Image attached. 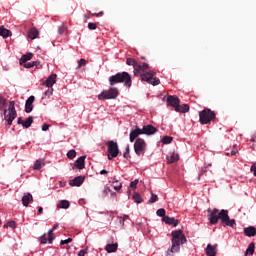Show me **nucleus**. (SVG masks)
<instances>
[{"instance_id": "obj_36", "label": "nucleus", "mask_w": 256, "mask_h": 256, "mask_svg": "<svg viewBox=\"0 0 256 256\" xmlns=\"http://www.w3.org/2000/svg\"><path fill=\"white\" fill-rule=\"evenodd\" d=\"M53 231H55L54 229H50L49 231H48V243H53V239H55L54 237H53Z\"/></svg>"}, {"instance_id": "obj_52", "label": "nucleus", "mask_w": 256, "mask_h": 256, "mask_svg": "<svg viewBox=\"0 0 256 256\" xmlns=\"http://www.w3.org/2000/svg\"><path fill=\"white\" fill-rule=\"evenodd\" d=\"M102 15H104L103 11H100L99 13L92 14L93 17H102Z\"/></svg>"}, {"instance_id": "obj_62", "label": "nucleus", "mask_w": 256, "mask_h": 256, "mask_svg": "<svg viewBox=\"0 0 256 256\" xmlns=\"http://www.w3.org/2000/svg\"><path fill=\"white\" fill-rule=\"evenodd\" d=\"M141 59H143L145 61L146 58L145 57H141Z\"/></svg>"}, {"instance_id": "obj_19", "label": "nucleus", "mask_w": 256, "mask_h": 256, "mask_svg": "<svg viewBox=\"0 0 256 256\" xmlns=\"http://www.w3.org/2000/svg\"><path fill=\"white\" fill-rule=\"evenodd\" d=\"M139 135H143L141 128H136L130 132V143H133Z\"/></svg>"}, {"instance_id": "obj_57", "label": "nucleus", "mask_w": 256, "mask_h": 256, "mask_svg": "<svg viewBox=\"0 0 256 256\" xmlns=\"http://www.w3.org/2000/svg\"><path fill=\"white\" fill-rule=\"evenodd\" d=\"M107 173H109L107 170H101L100 171V175H107Z\"/></svg>"}, {"instance_id": "obj_24", "label": "nucleus", "mask_w": 256, "mask_h": 256, "mask_svg": "<svg viewBox=\"0 0 256 256\" xmlns=\"http://www.w3.org/2000/svg\"><path fill=\"white\" fill-rule=\"evenodd\" d=\"M253 253H255V242L248 245L244 256H253Z\"/></svg>"}, {"instance_id": "obj_39", "label": "nucleus", "mask_w": 256, "mask_h": 256, "mask_svg": "<svg viewBox=\"0 0 256 256\" xmlns=\"http://www.w3.org/2000/svg\"><path fill=\"white\" fill-rule=\"evenodd\" d=\"M159 199V197H157V194H151L150 199L148 200L149 203H156V201Z\"/></svg>"}, {"instance_id": "obj_59", "label": "nucleus", "mask_w": 256, "mask_h": 256, "mask_svg": "<svg viewBox=\"0 0 256 256\" xmlns=\"http://www.w3.org/2000/svg\"><path fill=\"white\" fill-rule=\"evenodd\" d=\"M231 155H233V156L237 155V150H232Z\"/></svg>"}, {"instance_id": "obj_64", "label": "nucleus", "mask_w": 256, "mask_h": 256, "mask_svg": "<svg viewBox=\"0 0 256 256\" xmlns=\"http://www.w3.org/2000/svg\"><path fill=\"white\" fill-rule=\"evenodd\" d=\"M0 223H1V220H0Z\"/></svg>"}, {"instance_id": "obj_33", "label": "nucleus", "mask_w": 256, "mask_h": 256, "mask_svg": "<svg viewBox=\"0 0 256 256\" xmlns=\"http://www.w3.org/2000/svg\"><path fill=\"white\" fill-rule=\"evenodd\" d=\"M171 141H173V137H171V136H164L162 138V143L164 145H169V143H171Z\"/></svg>"}, {"instance_id": "obj_2", "label": "nucleus", "mask_w": 256, "mask_h": 256, "mask_svg": "<svg viewBox=\"0 0 256 256\" xmlns=\"http://www.w3.org/2000/svg\"><path fill=\"white\" fill-rule=\"evenodd\" d=\"M208 221H210L211 225H217L219 223V219L222 223V225H226L227 227H235L237 223L235 222V219L229 218V211L222 209L219 211V209L214 208H208Z\"/></svg>"}, {"instance_id": "obj_26", "label": "nucleus", "mask_w": 256, "mask_h": 256, "mask_svg": "<svg viewBox=\"0 0 256 256\" xmlns=\"http://www.w3.org/2000/svg\"><path fill=\"white\" fill-rule=\"evenodd\" d=\"M38 35H39V30H37L36 28L30 29L28 32L29 39H37Z\"/></svg>"}, {"instance_id": "obj_50", "label": "nucleus", "mask_w": 256, "mask_h": 256, "mask_svg": "<svg viewBox=\"0 0 256 256\" xmlns=\"http://www.w3.org/2000/svg\"><path fill=\"white\" fill-rule=\"evenodd\" d=\"M45 95H53V87L48 88V90L45 92Z\"/></svg>"}, {"instance_id": "obj_42", "label": "nucleus", "mask_w": 256, "mask_h": 256, "mask_svg": "<svg viewBox=\"0 0 256 256\" xmlns=\"http://www.w3.org/2000/svg\"><path fill=\"white\" fill-rule=\"evenodd\" d=\"M139 184V180H134L130 183V187L132 189H137V185Z\"/></svg>"}, {"instance_id": "obj_37", "label": "nucleus", "mask_w": 256, "mask_h": 256, "mask_svg": "<svg viewBox=\"0 0 256 256\" xmlns=\"http://www.w3.org/2000/svg\"><path fill=\"white\" fill-rule=\"evenodd\" d=\"M156 214L158 215V217H162V219H163V217H167L165 215V209H163V208L158 209Z\"/></svg>"}, {"instance_id": "obj_7", "label": "nucleus", "mask_w": 256, "mask_h": 256, "mask_svg": "<svg viewBox=\"0 0 256 256\" xmlns=\"http://www.w3.org/2000/svg\"><path fill=\"white\" fill-rule=\"evenodd\" d=\"M119 97V89L115 87H111L108 90H103L99 95V101H104L107 99H117Z\"/></svg>"}, {"instance_id": "obj_18", "label": "nucleus", "mask_w": 256, "mask_h": 256, "mask_svg": "<svg viewBox=\"0 0 256 256\" xmlns=\"http://www.w3.org/2000/svg\"><path fill=\"white\" fill-rule=\"evenodd\" d=\"M205 251L207 256H217V244H208L207 247L205 248Z\"/></svg>"}, {"instance_id": "obj_17", "label": "nucleus", "mask_w": 256, "mask_h": 256, "mask_svg": "<svg viewBox=\"0 0 256 256\" xmlns=\"http://www.w3.org/2000/svg\"><path fill=\"white\" fill-rule=\"evenodd\" d=\"M57 83V74H51L47 80L43 83V85H46L48 88L53 87Z\"/></svg>"}, {"instance_id": "obj_13", "label": "nucleus", "mask_w": 256, "mask_h": 256, "mask_svg": "<svg viewBox=\"0 0 256 256\" xmlns=\"http://www.w3.org/2000/svg\"><path fill=\"white\" fill-rule=\"evenodd\" d=\"M141 131L142 135H155V133H157V128H155L153 125H145Z\"/></svg>"}, {"instance_id": "obj_3", "label": "nucleus", "mask_w": 256, "mask_h": 256, "mask_svg": "<svg viewBox=\"0 0 256 256\" xmlns=\"http://www.w3.org/2000/svg\"><path fill=\"white\" fill-rule=\"evenodd\" d=\"M172 246L167 250L166 256H173L174 253H179L181 244L187 243V237L183 234V230L172 231Z\"/></svg>"}, {"instance_id": "obj_14", "label": "nucleus", "mask_w": 256, "mask_h": 256, "mask_svg": "<svg viewBox=\"0 0 256 256\" xmlns=\"http://www.w3.org/2000/svg\"><path fill=\"white\" fill-rule=\"evenodd\" d=\"M85 159H87V156H81L79 157L75 163H74V166H73V169H80V170H83L85 169Z\"/></svg>"}, {"instance_id": "obj_40", "label": "nucleus", "mask_w": 256, "mask_h": 256, "mask_svg": "<svg viewBox=\"0 0 256 256\" xmlns=\"http://www.w3.org/2000/svg\"><path fill=\"white\" fill-rule=\"evenodd\" d=\"M39 241L42 245H45L47 243V234L40 236Z\"/></svg>"}, {"instance_id": "obj_27", "label": "nucleus", "mask_w": 256, "mask_h": 256, "mask_svg": "<svg viewBox=\"0 0 256 256\" xmlns=\"http://www.w3.org/2000/svg\"><path fill=\"white\" fill-rule=\"evenodd\" d=\"M177 113H189L188 104H183L182 106L179 104V107L176 108Z\"/></svg>"}, {"instance_id": "obj_48", "label": "nucleus", "mask_w": 256, "mask_h": 256, "mask_svg": "<svg viewBox=\"0 0 256 256\" xmlns=\"http://www.w3.org/2000/svg\"><path fill=\"white\" fill-rule=\"evenodd\" d=\"M250 171L254 174V177H256V164L251 166Z\"/></svg>"}, {"instance_id": "obj_15", "label": "nucleus", "mask_w": 256, "mask_h": 256, "mask_svg": "<svg viewBox=\"0 0 256 256\" xmlns=\"http://www.w3.org/2000/svg\"><path fill=\"white\" fill-rule=\"evenodd\" d=\"M33 103H35V96H30L25 103V113L33 111Z\"/></svg>"}, {"instance_id": "obj_63", "label": "nucleus", "mask_w": 256, "mask_h": 256, "mask_svg": "<svg viewBox=\"0 0 256 256\" xmlns=\"http://www.w3.org/2000/svg\"><path fill=\"white\" fill-rule=\"evenodd\" d=\"M125 219H129V216H125Z\"/></svg>"}, {"instance_id": "obj_16", "label": "nucleus", "mask_w": 256, "mask_h": 256, "mask_svg": "<svg viewBox=\"0 0 256 256\" xmlns=\"http://www.w3.org/2000/svg\"><path fill=\"white\" fill-rule=\"evenodd\" d=\"M162 221L163 223H166V225H172L173 227H177V225H179V220L174 217L164 216Z\"/></svg>"}, {"instance_id": "obj_61", "label": "nucleus", "mask_w": 256, "mask_h": 256, "mask_svg": "<svg viewBox=\"0 0 256 256\" xmlns=\"http://www.w3.org/2000/svg\"><path fill=\"white\" fill-rule=\"evenodd\" d=\"M86 19H91V15H85Z\"/></svg>"}, {"instance_id": "obj_23", "label": "nucleus", "mask_w": 256, "mask_h": 256, "mask_svg": "<svg viewBox=\"0 0 256 256\" xmlns=\"http://www.w3.org/2000/svg\"><path fill=\"white\" fill-rule=\"evenodd\" d=\"M31 59H33V53L28 52L24 55H22L21 59H20V65H23L25 63H27L28 61H31Z\"/></svg>"}, {"instance_id": "obj_43", "label": "nucleus", "mask_w": 256, "mask_h": 256, "mask_svg": "<svg viewBox=\"0 0 256 256\" xmlns=\"http://www.w3.org/2000/svg\"><path fill=\"white\" fill-rule=\"evenodd\" d=\"M71 241H73L72 238H68V239H66V240H62V241L60 242V245H69V243H71Z\"/></svg>"}, {"instance_id": "obj_44", "label": "nucleus", "mask_w": 256, "mask_h": 256, "mask_svg": "<svg viewBox=\"0 0 256 256\" xmlns=\"http://www.w3.org/2000/svg\"><path fill=\"white\" fill-rule=\"evenodd\" d=\"M86 64H87V61L83 58L78 61L79 68L83 67V65H86Z\"/></svg>"}, {"instance_id": "obj_25", "label": "nucleus", "mask_w": 256, "mask_h": 256, "mask_svg": "<svg viewBox=\"0 0 256 256\" xmlns=\"http://www.w3.org/2000/svg\"><path fill=\"white\" fill-rule=\"evenodd\" d=\"M119 247V244L115 243V244H108L105 247V251H107V253H115V251H117V248Z\"/></svg>"}, {"instance_id": "obj_4", "label": "nucleus", "mask_w": 256, "mask_h": 256, "mask_svg": "<svg viewBox=\"0 0 256 256\" xmlns=\"http://www.w3.org/2000/svg\"><path fill=\"white\" fill-rule=\"evenodd\" d=\"M117 83H124L125 87H131V75L128 72H119L109 77L111 87L117 85Z\"/></svg>"}, {"instance_id": "obj_41", "label": "nucleus", "mask_w": 256, "mask_h": 256, "mask_svg": "<svg viewBox=\"0 0 256 256\" xmlns=\"http://www.w3.org/2000/svg\"><path fill=\"white\" fill-rule=\"evenodd\" d=\"M88 29H90V31H95V29H97V24L93 22L88 23Z\"/></svg>"}, {"instance_id": "obj_1", "label": "nucleus", "mask_w": 256, "mask_h": 256, "mask_svg": "<svg viewBox=\"0 0 256 256\" xmlns=\"http://www.w3.org/2000/svg\"><path fill=\"white\" fill-rule=\"evenodd\" d=\"M127 65L134 67V75L135 77H139L141 81H147L149 85L157 86L161 83L159 78L155 77V72L153 70H149V64L143 63L142 65L139 64L133 58H127L126 60Z\"/></svg>"}, {"instance_id": "obj_11", "label": "nucleus", "mask_w": 256, "mask_h": 256, "mask_svg": "<svg viewBox=\"0 0 256 256\" xmlns=\"http://www.w3.org/2000/svg\"><path fill=\"white\" fill-rule=\"evenodd\" d=\"M18 125H22L25 129H29L33 125V116L28 117L26 120H23L22 117H19L17 120Z\"/></svg>"}, {"instance_id": "obj_6", "label": "nucleus", "mask_w": 256, "mask_h": 256, "mask_svg": "<svg viewBox=\"0 0 256 256\" xmlns=\"http://www.w3.org/2000/svg\"><path fill=\"white\" fill-rule=\"evenodd\" d=\"M4 119L9 126L13 125V121L17 119V110H15V102L11 101L8 110H4Z\"/></svg>"}, {"instance_id": "obj_56", "label": "nucleus", "mask_w": 256, "mask_h": 256, "mask_svg": "<svg viewBox=\"0 0 256 256\" xmlns=\"http://www.w3.org/2000/svg\"><path fill=\"white\" fill-rule=\"evenodd\" d=\"M43 214V207H39L38 208V215H42Z\"/></svg>"}, {"instance_id": "obj_60", "label": "nucleus", "mask_w": 256, "mask_h": 256, "mask_svg": "<svg viewBox=\"0 0 256 256\" xmlns=\"http://www.w3.org/2000/svg\"><path fill=\"white\" fill-rule=\"evenodd\" d=\"M57 227H59V224L54 225L52 229L55 231V229H57Z\"/></svg>"}, {"instance_id": "obj_45", "label": "nucleus", "mask_w": 256, "mask_h": 256, "mask_svg": "<svg viewBox=\"0 0 256 256\" xmlns=\"http://www.w3.org/2000/svg\"><path fill=\"white\" fill-rule=\"evenodd\" d=\"M8 227H10L11 229H15V227H17V222L15 221L8 222Z\"/></svg>"}, {"instance_id": "obj_54", "label": "nucleus", "mask_w": 256, "mask_h": 256, "mask_svg": "<svg viewBox=\"0 0 256 256\" xmlns=\"http://www.w3.org/2000/svg\"><path fill=\"white\" fill-rule=\"evenodd\" d=\"M49 130V125L48 124H43L42 125V131H48Z\"/></svg>"}, {"instance_id": "obj_30", "label": "nucleus", "mask_w": 256, "mask_h": 256, "mask_svg": "<svg viewBox=\"0 0 256 256\" xmlns=\"http://www.w3.org/2000/svg\"><path fill=\"white\" fill-rule=\"evenodd\" d=\"M38 64H39V62L33 61V62H25L21 66L24 67L25 69H31L33 67H36V65H38Z\"/></svg>"}, {"instance_id": "obj_8", "label": "nucleus", "mask_w": 256, "mask_h": 256, "mask_svg": "<svg viewBox=\"0 0 256 256\" xmlns=\"http://www.w3.org/2000/svg\"><path fill=\"white\" fill-rule=\"evenodd\" d=\"M107 146H108V159L109 161H112L113 159H115V157L119 155V145L117 144V142L110 140L108 141Z\"/></svg>"}, {"instance_id": "obj_21", "label": "nucleus", "mask_w": 256, "mask_h": 256, "mask_svg": "<svg viewBox=\"0 0 256 256\" xmlns=\"http://www.w3.org/2000/svg\"><path fill=\"white\" fill-rule=\"evenodd\" d=\"M244 235L246 237H255V235H256L255 226H248V227L244 228Z\"/></svg>"}, {"instance_id": "obj_58", "label": "nucleus", "mask_w": 256, "mask_h": 256, "mask_svg": "<svg viewBox=\"0 0 256 256\" xmlns=\"http://www.w3.org/2000/svg\"><path fill=\"white\" fill-rule=\"evenodd\" d=\"M110 195H111V197H117V193H115L113 191L110 192Z\"/></svg>"}, {"instance_id": "obj_32", "label": "nucleus", "mask_w": 256, "mask_h": 256, "mask_svg": "<svg viewBox=\"0 0 256 256\" xmlns=\"http://www.w3.org/2000/svg\"><path fill=\"white\" fill-rule=\"evenodd\" d=\"M133 200L135 201V203H137L139 205V203H143V198H141V195H139V193H135L132 196Z\"/></svg>"}, {"instance_id": "obj_5", "label": "nucleus", "mask_w": 256, "mask_h": 256, "mask_svg": "<svg viewBox=\"0 0 256 256\" xmlns=\"http://www.w3.org/2000/svg\"><path fill=\"white\" fill-rule=\"evenodd\" d=\"M215 117H217V115L209 108H205L199 112L201 125H209L211 121L215 120Z\"/></svg>"}, {"instance_id": "obj_10", "label": "nucleus", "mask_w": 256, "mask_h": 256, "mask_svg": "<svg viewBox=\"0 0 256 256\" xmlns=\"http://www.w3.org/2000/svg\"><path fill=\"white\" fill-rule=\"evenodd\" d=\"M166 102L171 107H174L175 111H177V107L181 104V100L177 96H168Z\"/></svg>"}, {"instance_id": "obj_55", "label": "nucleus", "mask_w": 256, "mask_h": 256, "mask_svg": "<svg viewBox=\"0 0 256 256\" xmlns=\"http://www.w3.org/2000/svg\"><path fill=\"white\" fill-rule=\"evenodd\" d=\"M112 180H113V185H115V183H119V180L117 179V177H112Z\"/></svg>"}, {"instance_id": "obj_51", "label": "nucleus", "mask_w": 256, "mask_h": 256, "mask_svg": "<svg viewBox=\"0 0 256 256\" xmlns=\"http://www.w3.org/2000/svg\"><path fill=\"white\" fill-rule=\"evenodd\" d=\"M85 255H87V249L86 250H80L78 252V256H85Z\"/></svg>"}, {"instance_id": "obj_53", "label": "nucleus", "mask_w": 256, "mask_h": 256, "mask_svg": "<svg viewBox=\"0 0 256 256\" xmlns=\"http://www.w3.org/2000/svg\"><path fill=\"white\" fill-rule=\"evenodd\" d=\"M203 173H207V168H204L200 171L198 179H201V175H203Z\"/></svg>"}, {"instance_id": "obj_46", "label": "nucleus", "mask_w": 256, "mask_h": 256, "mask_svg": "<svg viewBox=\"0 0 256 256\" xmlns=\"http://www.w3.org/2000/svg\"><path fill=\"white\" fill-rule=\"evenodd\" d=\"M0 105H2V107H5V105H7V100H5L3 96H0Z\"/></svg>"}, {"instance_id": "obj_12", "label": "nucleus", "mask_w": 256, "mask_h": 256, "mask_svg": "<svg viewBox=\"0 0 256 256\" xmlns=\"http://www.w3.org/2000/svg\"><path fill=\"white\" fill-rule=\"evenodd\" d=\"M85 183V176H78L69 181L70 187H81Z\"/></svg>"}, {"instance_id": "obj_20", "label": "nucleus", "mask_w": 256, "mask_h": 256, "mask_svg": "<svg viewBox=\"0 0 256 256\" xmlns=\"http://www.w3.org/2000/svg\"><path fill=\"white\" fill-rule=\"evenodd\" d=\"M29 203H33V195H31V193H27L22 197L24 207H29Z\"/></svg>"}, {"instance_id": "obj_9", "label": "nucleus", "mask_w": 256, "mask_h": 256, "mask_svg": "<svg viewBox=\"0 0 256 256\" xmlns=\"http://www.w3.org/2000/svg\"><path fill=\"white\" fill-rule=\"evenodd\" d=\"M134 151L136 155H145V151H147V143L143 138H137L134 143Z\"/></svg>"}, {"instance_id": "obj_47", "label": "nucleus", "mask_w": 256, "mask_h": 256, "mask_svg": "<svg viewBox=\"0 0 256 256\" xmlns=\"http://www.w3.org/2000/svg\"><path fill=\"white\" fill-rule=\"evenodd\" d=\"M124 159H129V157H131L130 155H129V146H127L126 147V151L124 152Z\"/></svg>"}, {"instance_id": "obj_22", "label": "nucleus", "mask_w": 256, "mask_h": 256, "mask_svg": "<svg viewBox=\"0 0 256 256\" xmlns=\"http://www.w3.org/2000/svg\"><path fill=\"white\" fill-rule=\"evenodd\" d=\"M13 33L11 30L5 28V26H0V36L3 37V39H7V37H11Z\"/></svg>"}, {"instance_id": "obj_31", "label": "nucleus", "mask_w": 256, "mask_h": 256, "mask_svg": "<svg viewBox=\"0 0 256 256\" xmlns=\"http://www.w3.org/2000/svg\"><path fill=\"white\" fill-rule=\"evenodd\" d=\"M43 165H45V164L43 163V161L37 160V161L34 163L33 169H34L35 171H39V169H41V167H43Z\"/></svg>"}, {"instance_id": "obj_35", "label": "nucleus", "mask_w": 256, "mask_h": 256, "mask_svg": "<svg viewBox=\"0 0 256 256\" xmlns=\"http://www.w3.org/2000/svg\"><path fill=\"white\" fill-rule=\"evenodd\" d=\"M67 157L68 159H75V157H77V152L75 150H70L67 153Z\"/></svg>"}, {"instance_id": "obj_34", "label": "nucleus", "mask_w": 256, "mask_h": 256, "mask_svg": "<svg viewBox=\"0 0 256 256\" xmlns=\"http://www.w3.org/2000/svg\"><path fill=\"white\" fill-rule=\"evenodd\" d=\"M109 193H111V188H109V186H104V189L101 193V197H107Z\"/></svg>"}, {"instance_id": "obj_49", "label": "nucleus", "mask_w": 256, "mask_h": 256, "mask_svg": "<svg viewBox=\"0 0 256 256\" xmlns=\"http://www.w3.org/2000/svg\"><path fill=\"white\" fill-rule=\"evenodd\" d=\"M122 188H123V184L121 183L119 185L114 186L115 191H121Z\"/></svg>"}, {"instance_id": "obj_29", "label": "nucleus", "mask_w": 256, "mask_h": 256, "mask_svg": "<svg viewBox=\"0 0 256 256\" xmlns=\"http://www.w3.org/2000/svg\"><path fill=\"white\" fill-rule=\"evenodd\" d=\"M70 203H69V201H67V200H61L60 202H59V204H58V208L59 209H69V207H70Z\"/></svg>"}, {"instance_id": "obj_38", "label": "nucleus", "mask_w": 256, "mask_h": 256, "mask_svg": "<svg viewBox=\"0 0 256 256\" xmlns=\"http://www.w3.org/2000/svg\"><path fill=\"white\" fill-rule=\"evenodd\" d=\"M66 31H67V27H66L64 24H62V25L59 27V29H58L59 35H63Z\"/></svg>"}, {"instance_id": "obj_28", "label": "nucleus", "mask_w": 256, "mask_h": 256, "mask_svg": "<svg viewBox=\"0 0 256 256\" xmlns=\"http://www.w3.org/2000/svg\"><path fill=\"white\" fill-rule=\"evenodd\" d=\"M178 160H179V154H177V153H172L170 155V157H167V161L169 164L176 163V161H178Z\"/></svg>"}]
</instances>
